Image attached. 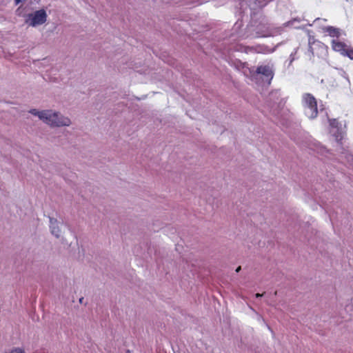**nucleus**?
Here are the masks:
<instances>
[{
	"mask_svg": "<svg viewBox=\"0 0 353 353\" xmlns=\"http://www.w3.org/2000/svg\"><path fill=\"white\" fill-rule=\"evenodd\" d=\"M242 70L245 75H251L256 79H262L264 84L268 85L270 84L274 75L272 68L270 65H260L256 68V71H252L243 63Z\"/></svg>",
	"mask_w": 353,
	"mask_h": 353,
	"instance_id": "1",
	"label": "nucleus"
},
{
	"mask_svg": "<svg viewBox=\"0 0 353 353\" xmlns=\"http://www.w3.org/2000/svg\"><path fill=\"white\" fill-rule=\"evenodd\" d=\"M43 123L50 127H68L72 124L70 119L61 112L53 110H46Z\"/></svg>",
	"mask_w": 353,
	"mask_h": 353,
	"instance_id": "2",
	"label": "nucleus"
},
{
	"mask_svg": "<svg viewBox=\"0 0 353 353\" xmlns=\"http://www.w3.org/2000/svg\"><path fill=\"white\" fill-rule=\"evenodd\" d=\"M303 105L304 113L310 119L316 117L318 114L317 103L316 99L310 94L303 96Z\"/></svg>",
	"mask_w": 353,
	"mask_h": 353,
	"instance_id": "3",
	"label": "nucleus"
},
{
	"mask_svg": "<svg viewBox=\"0 0 353 353\" xmlns=\"http://www.w3.org/2000/svg\"><path fill=\"white\" fill-rule=\"evenodd\" d=\"M47 20V14L45 10L41 9L32 13L28 14L26 19V23L32 27H37L46 23Z\"/></svg>",
	"mask_w": 353,
	"mask_h": 353,
	"instance_id": "4",
	"label": "nucleus"
},
{
	"mask_svg": "<svg viewBox=\"0 0 353 353\" xmlns=\"http://www.w3.org/2000/svg\"><path fill=\"white\" fill-rule=\"evenodd\" d=\"M329 123L330 134L334 138L336 143H340L344 137L343 130L339 126V123L336 119H330Z\"/></svg>",
	"mask_w": 353,
	"mask_h": 353,
	"instance_id": "5",
	"label": "nucleus"
},
{
	"mask_svg": "<svg viewBox=\"0 0 353 353\" xmlns=\"http://www.w3.org/2000/svg\"><path fill=\"white\" fill-rule=\"evenodd\" d=\"M61 223L59 222L57 219L50 218V228L52 235H54L56 238H60L62 235L61 231Z\"/></svg>",
	"mask_w": 353,
	"mask_h": 353,
	"instance_id": "6",
	"label": "nucleus"
},
{
	"mask_svg": "<svg viewBox=\"0 0 353 353\" xmlns=\"http://www.w3.org/2000/svg\"><path fill=\"white\" fill-rule=\"evenodd\" d=\"M332 48L334 51L344 55L347 48V46L337 39H333L332 41Z\"/></svg>",
	"mask_w": 353,
	"mask_h": 353,
	"instance_id": "7",
	"label": "nucleus"
},
{
	"mask_svg": "<svg viewBox=\"0 0 353 353\" xmlns=\"http://www.w3.org/2000/svg\"><path fill=\"white\" fill-rule=\"evenodd\" d=\"M324 31L332 37H339L341 35L340 30L332 26L325 28Z\"/></svg>",
	"mask_w": 353,
	"mask_h": 353,
	"instance_id": "8",
	"label": "nucleus"
},
{
	"mask_svg": "<svg viewBox=\"0 0 353 353\" xmlns=\"http://www.w3.org/2000/svg\"><path fill=\"white\" fill-rule=\"evenodd\" d=\"M29 112L31 114L37 117L41 121L43 122L46 113V110H39L37 109H31L29 110Z\"/></svg>",
	"mask_w": 353,
	"mask_h": 353,
	"instance_id": "9",
	"label": "nucleus"
},
{
	"mask_svg": "<svg viewBox=\"0 0 353 353\" xmlns=\"http://www.w3.org/2000/svg\"><path fill=\"white\" fill-rule=\"evenodd\" d=\"M343 56H347L350 59H353V49H350L347 48Z\"/></svg>",
	"mask_w": 353,
	"mask_h": 353,
	"instance_id": "10",
	"label": "nucleus"
},
{
	"mask_svg": "<svg viewBox=\"0 0 353 353\" xmlns=\"http://www.w3.org/2000/svg\"><path fill=\"white\" fill-rule=\"evenodd\" d=\"M263 295V294L257 293V294H255V296H256V298H260V297H261Z\"/></svg>",
	"mask_w": 353,
	"mask_h": 353,
	"instance_id": "11",
	"label": "nucleus"
},
{
	"mask_svg": "<svg viewBox=\"0 0 353 353\" xmlns=\"http://www.w3.org/2000/svg\"><path fill=\"white\" fill-rule=\"evenodd\" d=\"M325 150V149L324 148H321V150L319 151L321 154H324V151Z\"/></svg>",
	"mask_w": 353,
	"mask_h": 353,
	"instance_id": "12",
	"label": "nucleus"
},
{
	"mask_svg": "<svg viewBox=\"0 0 353 353\" xmlns=\"http://www.w3.org/2000/svg\"><path fill=\"white\" fill-rule=\"evenodd\" d=\"M240 270H241V267L239 266V267H238V268H236V272H239Z\"/></svg>",
	"mask_w": 353,
	"mask_h": 353,
	"instance_id": "13",
	"label": "nucleus"
},
{
	"mask_svg": "<svg viewBox=\"0 0 353 353\" xmlns=\"http://www.w3.org/2000/svg\"><path fill=\"white\" fill-rule=\"evenodd\" d=\"M83 298L82 297V298H81V299H79V302H80V303H82V302H83Z\"/></svg>",
	"mask_w": 353,
	"mask_h": 353,
	"instance_id": "14",
	"label": "nucleus"
}]
</instances>
